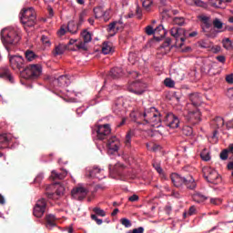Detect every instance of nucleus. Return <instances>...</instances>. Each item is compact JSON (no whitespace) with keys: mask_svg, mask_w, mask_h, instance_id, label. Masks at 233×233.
<instances>
[{"mask_svg":"<svg viewBox=\"0 0 233 233\" xmlns=\"http://www.w3.org/2000/svg\"><path fill=\"white\" fill-rule=\"evenodd\" d=\"M67 30L70 34H77L78 25H76V21L71 20L67 24Z\"/></svg>","mask_w":233,"mask_h":233,"instance_id":"30","label":"nucleus"},{"mask_svg":"<svg viewBox=\"0 0 233 233\" xmlns=\"http://www.w3.org/2000/svg\"><path fill=\"white\" fill-rule=\"evenodd\" d=\"M213 25L215 28H218V30H221V28H223V22L218 18H215L213 21Z\"/></svg>","mask_w":233,"mask_h":233,"instance_id":"46","label":"nucleus"},{"mask_svg":"<svg viewBox=\"0 0 233 233\" xmlns=\"http://www.w3.org/2000/svg\"><path fill=\"white\" fill-rule=\"evenodd\" d=\"M54 56H61L65 54V47L62 45H58L53 51Z\"/></svg>","mask_w":233,"mask_h":233,"instance_id":"35","label":"nucleus"},{"mask_svg":"<svg viewBox=\"0 0 233 233\" xmlns=\"http://www.w3.org/2000/svg\"><path fill=\"white\" fill-rule=\"evenodd\" d=\"M189 99L194 106H201V103H203V98L201 97V95L198 93H193L189 96Z\"/></svg>","mask_w":233,"mask_h":233,"instance_id":"20","label":"nucleus"},{"mask_svg":"<svg viewBox=\"0 0 233 233\" xmlns=\"http://www.w3.org/2000/svg\"><path fill=\"white\" fill-rule=\"evenodd\" d=\"M56 194V196H63V194H65V187L63 186H58Z\"/></svg>","mask_w":233,"mask_h":233,"instance_id":"54","label":"nucleus"},{"mask_svg":"<svg viewBox=\"0 0 233 233\" xmlns=\"http://www.w3.org/2000/svg\"><path fill=\"white\" fill-rule=\"evenodd\" d=\"M172 37H175L178 46H183V43L187 39V32L183 28L173 27L170 30Z\"/></svg>","mask_w":233,"mask_h":233,"instance_id":"9","label":"nucleus"},{"mask_svg":"<svg viewBox=\"0 0 233 233\" xmlns=\"http://www.w3.org/2000/svg\"><path fill=\"white\" fill-rule=\"evenodd\" d=\"M223 47L226 48V50H230L232 48V41H230V38H225L222 40Z\"/></svg>","mask_w":233,"mask_h":233,"instance_id":"40","label":"nucleus"},{"mask_svg":"<svg viewBox=\"0 0 233 233\" xmlns=\"http://www.w3.org/2000/svg\"><path fill=\"white\" fill-rule=\"evenodd\" d=\"M226 81L228 85H233V74L227 75Z\"/></svg>","mask_w":233,"mask_h":233,"instance_id":"59","label":"nucleus"},{"mask_svg":"<svg viewBox=\"0 0 233 233\" xmlns=\"http://www.w3.org/2000/svg\"><path fill=\"white\" fill-rule=\"evenodd\" d=\"M217 59L219 61V63H225L226 58L223 56H217Z\"/></svg>","mask_w":233,"mask_h":233,"instance_id":"64","label":"nucleus"},{"mask_svg":"<svg viewBox=\"0 0 233 233\" xmlns=\"http://www.w3.org/2000/svg\"><path fill=\"white\" fill-rule=\"evenodd\" d=\"M210 203H211V205L218 206V205H221L222 200H221V198H210Z\"/></svg>","mask_w":233,"mask_h":233,"instance_id":"56","label":"nucleus"},{"mask_svg":"<svg viewBox=\"0 0 233 233\" xmlns=\"http://www.w3.org/2000/svg\"><path fill=\"white\" fill-rule=\"evenodd\" d=\"M121 147V141L117 137L113 136L107 140V148L110 152H118Z\"/></svg>","mask_w":233,"mask_h":233,"instance_id":"17","label":"nucleus"},{"mask_svg":"<svg viewBox=\"0 0 233 233\" xmlns=\"http://www.w3.org/2000/svg\"><path fill=\"white\" fill-rule=\"evenodd\" d=\"M88 194V190L83 187H77L72 189L71 196L74 199H77L78 201H83L86 198Z\"/></svg>","mask_w":233,"mask_h":233,"instance_id":"14","label":"nucleus"},{"mask_svg":"<svg viewBox=\"0 0 233 233\" xmlns=\"http://www.w3.org/2000/svg\"><path fill=\"white\" fill-rule=\"evenodd\" d=\"M67 172L66 171H61V172H57L56 170H53L51 172V179H65L67 176Z\"/></svg>","mask_w":233,"mask_h":233,"instance_id":"24","label":"nucleus"},{"mask_svg":"<svg viewBox=\"0 0 233 233\" xmlns=\"http://www.w3.org/2000/svg\"><path fill=\"white\" fill-rule=\"evenodd\" d=\"M186 119L190 125H198L201 121V112L199 110L189 111L186 116Z\"/></svg>","mask_w":233,"mask_h":233,"instance_id":"16","label":"nucleus"},{"mask_svg":"<svg viewBox=\"0 0 233 233\" xmlns=\"http://www.w3.org/2000/svg\"><path fill=\"white\" fill-rule=\"evenodd\" d=\"M153 167L155 168V170H157V172L160 175V176H165V173L163 172V168L161 167V164L157 163V162H154L153 163Z\"/></svg>","mask_w":233,"mask_h":233,"instance_id":"41","label":"nucleus"},{"mask_svg":"<svg viewBox=\"0 0 233 233\" xmlns=\"http://www.w3.org/2000/svg\"><path fill=\"white\" fill-rule=\"evenodd\" d=\"M132 137H134V132L129 130L127 133L125 140H124V143H125L126 147H127V148H130V147H132Z\"/></svg>","mask_w":233,"mask_h":233,"instance_id":"29","label":"nucleus"},{"mask_svg":"<svg viewBox=\"0 0 233 233\" xmlns=\"http://www.w3.org/2000/svg\"><path fill=\"white\" fill-rule=\"evenodd\" d=\"M25 59H27V61H34V59H35V53L33 51H26Z\"/></svg>","mask_w":233,"mask_h":233,"instance_id":"47","label":"nucleus"},{"mask_svg":"<svg viewBox=\"0 0 233 233\" xmlns=\"http://www.w3.org/2000/svg\"><path fill=\"white\" fill-rule=\"evenodd\" d=\"M199 47L200 48H210V45H208L206 41H200Z\"/></svg>","mask_w":233,"mask_h":233,"instance_id":"61","label":"nucleus"},{"mask_svg":"<svg viewBox=\"0 0 233 233\" xmlns=\"http://www.w3.org/2000/svg\"><path fill=\"white\" fill-rule=\"evenodd\" d=\"M42 72L43 67L40 65H30L21 72V76L24 79H37Z\"/></svg>","mask_w":233,"mask_h":233,"instance_id":"6","label":"nucleus"},{"mask_svg":"<svg viewBox=\"0 0 233 233\" xmlns=\"http://www.w3.org/2000/svg\"><path fill=\"white\" fill-rule=\"evenodd\" d=\"M93 12H94L95 17L96 19H99V17H103L105 15V12L103 11V8H101V7H95L93 9Z\"/></svg>","mask_w":233,"mask_h":233,"instance_id":"36","label":"nucleus"},{"mask_svg":"<svg viewBox=\"0 0 233 233\" xmlns=\"http://www.w3.org/2000/svg\"><path fill=\"white\" fill-rule=\"evenodd\" d=\"M95 132L98 141H105L108 138L109 134H112V128L109 124L96 125L95 126Z\"/></svg>","mask_w":233,"mask_h":233,"instance_id":"7","label":"nucleus"},{"mask_svg":"<svg viewBox=\"0 0 233 233\" xmlns=\"http://www.w3.org/2000/svg\"><path fill=\"white\" fill-rule=\"evenodd\" d=\"M142 6L147 10H150V6H152V0H144L142 3Z\"/></svg>","mask_w":233,"mask_h":233,"instance_id":"49","label":"nucleus"},{"mask_svg":"<svg viewBox=\"0 0 233 233\" xmlns=\"http://www.w3.org/2000/svg\"><path fill=\"white\" fill-rule=\"evenodd\" d=\"M145 88H147V84L137 81L130 85L128 87L129 92L133 94H137V96H141L145 92Z\"/></svg>","mask_w":233,"mask_h":233,"instance_id":"15","label":"nucleus"},{"mask_svg":"<svg viewBox=\"0 0 233 233\" xmlns=\"http://www.w3.org/2000/svg\"><path fill=\"white\" fill-rule=\"evenodd\" d=\"M185 2L189 5H196V6H205V2L201 0H185Z\"/></svg>","mask_w":233,"mask_h":233,"instance_id":"33","label":"nucleus"},{"mask_svg":"<svg viewBox=\"0 0 233 233\" xmlns=\"http://www.w3.org/2000/svg\"><path fill=\"white\" fill-rule=\"evenodd\" d=\"M128 201H130L131 203H134L136 201H139V196L137 195H132L131 197L128 198Z\"/></svg>","mask_w":233,"mask_h":233,"instance_id":"57","label":"nucleus"},{"mask_svg":"<svg viewBox=\"0 0 233 233\" xmlns=\"http://www.w3.org/2000/svg\"><path fill=\"white\" fill-rule=\"evenodd\" d=\"M91 219H93V221H96V225L103 224V219L97 218V216H96V215H91Z\"/></svg>","mask_w":233,"mask_h":233,"instance_id":"55","label":"nucleus"},{"mask_svg":"<svg viewBox=\"0 0 233 233\" xmlns=\"http://www.w3.org/2000/svg\"><path fill=\"white\" fill-rule=\"evenodd\" d=\"M208 199V197L202 195L201 193H197L193 196V201L196 203H203Z\"/></svg>","mask_w":233,"mask_h":233,"instance_id":"31","label":"nucleus"},{"mask_svg":"<svg viewBox=\"0 0 233 233\" xmlns=\"http://www.w3.org/2000/svg\"><path fill=\"white\" fill-rule=\"evenodd\" d=\"M170 177L174 187H179L185 185V187H187V188H189V190H194V188H196V181L194 180V177H192V176L183 177L177 173H172Z\"/></svg>","mask_w":233,"mask_h":233,"instance_id":"3","label":"nucleus"},{"mask_svg":"<svg viewBox=\"0 0 233 233\" xmlns=\"http://www.w3.org/2000/svg\"><path fill=\"white\" fill-rule=\"evenodd\" d=\"M164 85L168 88H174V86H176V82H174V80H172L171 78H166L164 80Z\"/></svg>","mask_w":233,"mask_h":233,"instance_id":"43","label":"nucleus"},{"mask_svg":"<svg viewBox=\"0 0 233 233\" xmlns=\"http://www.w3.org/2000/svg\"><path fill=\"white\" fill-rule=\"evenodd\" d=\"M46 210V200L45 198H40L36 201V204L35 205L33 214L35 218H43Z\"/></svg>","mask_w":233,"mask_h":233,"instance_id":"11","label":"nucleus"},{"mask_svg":"<svg viewBox=\"0 0 233 233\" xmlns=\"http://www.w3.org/2000/svg\"><path fill=\"white\" fill-rule=\"evenodd\" d=\"M211 125L215 129L221 128L225 125V120L223 117L218 116L212 120Z\"/></svg>","mask_w":233,"mask_h":233,"instance_id":"25","label":"nucleus"},{"mask_svg":"<svg viewBox=\"0 0 233 233\" xmlns=\"http://www.w3.org/2000/svg\"><path fill=\"white\" fill-rule=\"evenodd\" d=\"M114 52V48L112 47V42H104L102 45V53L106 56L108 54H112Z\"/></svg>","mask_w":233,"mask_h":233,"instance_id":"27","label":"nucleus"},{"mask_svg":"<svg viewBox=\"0 0 233 233\" xmlns=\"http://www.w3.org/2000/svg\"><path fill=\"white\" fill-rule=\"evenodd\" d=\"M56 83H57L58 86H68V84L70 83V79H68V76H61L56 80Z\"/></svg>","mask_w":233,"mask_h":233,"instance_id":"26","label":"nucleus"},{"mask_svg":"<svg viewBox=\"0 0 233 233\" xmlns=\"http://www.w3.org/2000/svg\"><path fill=\"white\" fill-rule=\"evenodd\" d=\"M57 34L60 36L65 35L66 34V29L64 26H62L60 30L57 32Z\"/></svg>","mask_w":233,"mask_h":233,"instance_id":"62","label":"nucleus"},{"mask_svg":"<svg viewBox=\"0 0 233 233\" xmlns=\"http://www.w3.org/2000/svg\"><path fill=\"white\" fill-rule=\"evenodd\" d=\"M82 37L85 43H90V41H92V33L87 30H84L82 32Z\"/></svg>","mask_w":233,"mask_h":233,"instance_id":"32","label":"nucleus"},{"mask_svg":"<svg viewBox=\"0 0 233 233\" xmlns=\"http://www.w3.org/2000/svg\"><path fill=\"white\" fill-rule=\"evenodd\" d=\"M46 228H54L57 225V218H56V216L54 215H47L46 217Z\"/></svg>","mask_w":233,"mask_h":233,"instance_id":"21","label":"nucleus"},{"mask_svg":"<svg viewBox=\"0 0 233 233\" xmlns=\"http://www.w3.org/2000/svg\"><path fill=\"white\" fill-rule=\"evenodd\" d=\"M202 173L208 183L212 185H219L221 183V175H219L218 170L210 167H202Z\"/></svg>","mask_w":233,"mask_h":233,"instance_id":"5","label":"nucleus"},{"mask_svg":"<svg viewBox=\"0 0 233 233\" xmlns=\"http://www.w3.org/2000/svg\"><path fill=\"white\" fill-rule=\"evenodd\" d=\"M198 19L202 21V30L208 35V37H215L214 33L216 30L212 27V24L210 23V17L207 15H200Z\"/></svg>","mask_w":233,"mask_h":233,"instance_id":"8","label":"nucleus"},{"mask_svg":"<svg viewBox=\"0 0 233 233\" xmlns=\"http://www.w3.org/2000/svg\"><path fill=\"white\" fill-rule=\"evenodd\" d=\"M228 154H230V151L228 150V148L224 149V150L220 153V159H222L223 161L228 159Z\"/></svg>","mask_w":233,"mask_h":233,"instance_id":"48","label":"nucleus"},{"mask_svg":"<svg viewBox=\"0 0 233 233\" xmlns=\"http://www.w3.org/2000/svg\"><path fill=\"white\" fill-rule=\"evenodd\" d=\"M86 15H88V11H86V10H83L80 13L78 25H83V23H85V19L86 18Z\"/></svg>","mask_w":233,"mask_h":233,"instance_id":"39","label":"nucleus"},{"mask_svg":"<svg viewBox=\"0 0 233 233\" xmlns=\"http://www.w3.org/2000/svg\"><path fill=\"white\" fill-rule=\"evenodd\" d=\"M160 30H163V25H158L157 28L154 29L152 25H147L146 27V34L147 35H154L155 33L160 32Z\"/></svg>","mask_w":233,"mask_h":233,"instance_id":"28","label":"nucleus"},{"mask_svg":"<svg viewBox=\"0 0 233 233\" xmlns=\"http://www.w3.org/2000/svg\"><path fill=\"white\" fill-rule=\"evenodd\" d=\"M12 139H14V137L10 133L0 134V150L7 148L8 145L12 143Z\"/></svg>","mask_w":233,"mask_h":233,"instance_id":"18","label":"nucleus"},{"mask_svg":"<svg viewBox=\"0 0 233 233\" xmlns=\"http://www.w3.org/2000/svg\"><path fill=\"white\" fill-rule=\"evenodd\" d=\"M193 214H196V208L194 206L189 208L188 215L193 216Z\"/></svg>","mask_w":233,"mask_h":233,"instance_id":"63","label":"nucleus"},{"mask_svg":"<svg viewBox=\"0 0 233 233\" xmlns=\"http://www.w3.org/2000/svg\"><path fill=\"white\" fill-rule=\"evenodd\" d=\"M200 157H201L202 161H210V159H211L210 152L207 149H204L200 153Z\"/></svg>","mask_w":233,"mask_h":233,"instance_id":"34","label":"nucleus"},{"mask_svg":"<svg viewBox=\"0 0 233 233\" xmlns=\"http://www.w3.org/2000/svg\"><path fill=\"white\" fill-rule=\"evenodd\" d=\"M120 223H121V225L126 227V228H130V227H132V222H130V220L127 218H121Z\"/></svg>","mask_w":233,"mask_h":233,"instance_id":"45","label":"nucleus"},{"mask_svg":"<svg viewBox=\"0 0 233 233\" xmlns=\"http://www.w3.org/2000/svg\"><path fill=\"white\" fill-rule=\"evenodd\" d=\"M182 132L184 136H192V134L194 133V129H192L191 127L186 126L183 127Z\"/></svg>","mask_w":233,"mask_h":233,"instance_id":"42","label":"nucleus"},{"mask_svg":"<svg viewBox=\"0 0 233 233\" xmlns=\"http://www.w3.org/2000/svg\"><path fill=\"white\" fill-rule=\"evenodd\" d=\"M86 177H90L91 179H104L105 170L97 166H95L93 167L86 168Z\"/></svg>","mask_w":233,"mask_h":233,"instance_id":"10","label":"nucleus"},{"mask_svg":"<svg viewBox=\"0 0 233 233\" xmlns=\"http://www.w3.org/2000/svg\"><path fill=\"white\" fill-rule=\"evenodd\" d=\"M93 212H95L96 216H100V218H105V216H106V213L105 212V210L101 209V208H93Z\"/></svg>","mask_w":233,"mask_h":233,"instance_id":"44","label":"nucleus"},{"mask_svg":"<svg viewBox=\"0 0 233 233\" xmlns=\"http://www.w3.org/2000/svg\"><path fill=\"white\" fill-rule=\"evenodd\" d=\"M121 108H123L121 104H115L113 106V112H115V114H119V112H121Z\"/></svg>","mask_w":233,"mask_h":233,"instance_id":"50","label":"nucleus"},{"mask_svg":"<svg viewBox=\"0 0 233 233\" xmlns=\"http://www.w3.org/2000/svg\"><path fill=\"white\" fill-rule=\"evenodd\" d=\"M45 176L43 175V173H40L36 176V177L35 178V183H41L44 179Z\"/></svg>","mask_w":233,"mask_h":233,"instance_id":"60","label":"nucleus"},{"mask_svg":"<svg viewBox=\"0 0 233 233\" xmlns=\"http://www.w3.org/2000/svg\"><path fill=\"white\" fill-rule=\"evenodd\" d=\"M76 48L78 50H86V42H79L78 44H76Z\"/></svg>","mask_w":233,"mask_h":233,"instance_id":"53","label":"nucleus"},{"mask_svg":"<svg viewBox=\"0 0 233 233\" xmlns=\"http://www.w3.org/2000/svg\"><path fill=\"white\" fill-rule=\"evenodd\" d=\"M174 25H177L178 26H183L185 25V17L177 16L173 19Z\"/></svg>","mask_w":233,"mask_h":233,"instance_id":"37","label":"nucleus"},{"mask_svg":"<svg viewBox=\"0 0 233 233\" xmlns=\"http://www.w3.org/2000/svg\"><path fill=\"white\" fill-rule=\"evenodd\" d=\"M109 76L113 79H119V77H123V69L121 67H114L111 69Z\"/></svg>","mask_w":233,"mask_h":233,"instance_id":"23","label":"nucleus"},{"mask_svg":"<svg viewBox=\"0 0 233 233\" xmlns=\"http://www.w3.org/2000/svg\"><path fill=\"white\" fill-rule=\"evenodd\" d=\"M123 28V23L121 22H112L108 25L107 32H109L110 35H116V33Z\"/></svg>","mask_w":233,"mask_h":233,"instance_id":"19","label":"nucleus"},{"mask_svg":"<svg viewBox=\"0 0 233 233\" xmlns=\"http://www.w3.org/2000/svg\"><path fill=\"white\" fill-rule=\"evenodd\" d=\"M166 127L169 128H178L179 127V118L173 113H168L166 115L164 119Z\"/></svg>","mask_w":233,"mask_h":233,"instance_id":"13","label":"nucleus"},{"mask_svg":"<svg viewBox=\"0 0 233 233\" xmlns=\"http://www.w3.org/2000/svg\"><path fill=\"white\" fill-rule=\"evenodd\" d=\"M9 63L13 70H22L25 68V58L21 56H10Z\"/></svg>","mask_w":233,"mask_h":233,"instance_id":"12","label":"nucleus"},{"mask_svg":"<svg viewBox=\"0 0 233 233\" xmlns=\"http://www.w3.org/2000/svg\"><path fill=\"white\" fill-rule=\"evenodd\" d=\"M0 77H3L4 79H8L10 83H14V76H12V73H10L9 68H1Z\"/></svg>","mask_w":233,"mask_h":233,"instance_id":"22","label":"nucleus"},{"mask_svg":"<svg viewBox=\"0 0 233 233\" xmlns=\"http://www.w3.org/2000/svg\"><path fill=\"white\" fill-rule=\"evenodd\" d=\"M41 39H42V43L46 45V46H50L51 43H50V38H48V36L42 35Z\"/></svg>","mask_w":233,"mask_h":233,"instance_id":"51","label":"nucleus"},{"mask_svg":"<svg viewBox=\"0 0 233 233\" xmlns=\"http://www.w3.org/2000/svg\"><path fill=\"white\" fill-rule=\"evenodd\" d=\"M226 96L228 97V99H233V87L227 90Z\"/></svg>","mask_w":233,"mask_h":233,"instance_id":"58","label":"nucleus"},{"mask_svg":"<svg viewBox=\"0 0 233 233\" xmlns=\"http://www.w3.org/2000/svg\"><path fill=\"white\" fill-rule=\"evenodd\" d=\"M130 116L137 121V119H143L144 122L140 123V125H150L151 127H159V123H161V114L156 107H150L149 109H146L144 113L139 112L138 110L133 111L130 114Z\"/></svg>","mask_w":233,"mask_h":233,"instance_id":"1","label":"nucleus"},{"mask_svg":"<svg viewBox=\"0 0 233 233\" xmlns=\"http://www.w3.org/2000/svg\"><path fill=\"white\" fill-rule=\"evenodd\" d=\"M1 41L7 52H12L19 41H21V34L19 31L13 27H5L1 31Z\"/></svg>","mask_w":233,"mask_h":233,"instance_id":"2","label":"nucleus"},{"mask_svg":"<svg viewBox=\"0 0 233 233\" xmlns=\"http://www.w3.org/2000/svg\"><path fill=\"white\" fill-rule=\"evenodd\" d=\"M210 6L213 8H221V5H223V0H209Z\"/></svg>","mask_w":233,"mask_h":233,"instance_id":"38","label":"nucleus"},{"mask_svg":"<svg viewBox=\"0 0 233 233\" xmlns=\"http://www.w3.org/2000/svg\"><path fill=\"white\" fill-rule=\"evenodd\" d=\"M145 232V228L139 227L137 228H134L133 230L127 231V233H144Z\"/></svg>","mask_w":233,"mask_h":233,"instance_id":"52","label":"nucleus"},{"mask_svg":"<svg viewBox=\"0 0 233 233\" xmlns=\"http://www.w3.org/2000/svg\"><path fill=\"white\" fill-rule=\"evenodd\" d=\"M20 21L25 28H32V26H35V23H37L35 10H34L33 7L23 9L20 13Z\"/></svg>","mask_w":233,"mask_h":233,"instance_id":"4","label":"nucleus"}]
</instances>
